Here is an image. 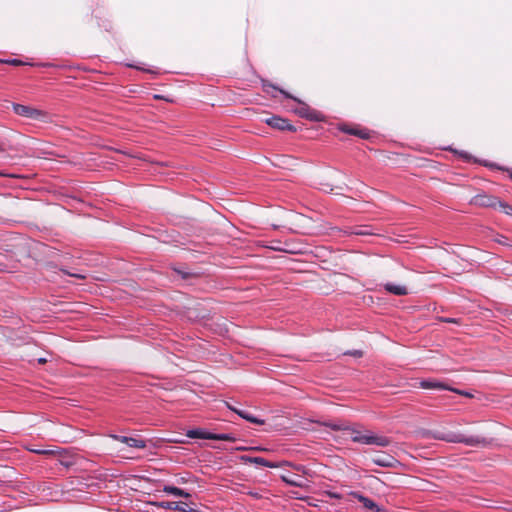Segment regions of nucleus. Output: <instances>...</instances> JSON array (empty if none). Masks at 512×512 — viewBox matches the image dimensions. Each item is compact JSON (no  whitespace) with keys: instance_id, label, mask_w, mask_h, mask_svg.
Instances as JSON below:
<instances>
[{"instance_id":"35","label":"nucleus","mask_w":512,"mask_h":512,"mask_svg":"<svg viewBox=\"0 0 512 512\" xmlns=\"http://www.w3.org/2000/svg\"><path fill=\"white\" fill-rule=\"evenodd\" d=\"M42 66L48 67V66H50V64H42Z\"/></svg>"},{"instance_id":"6","label":"nucleus","mask_w":512,"mask_h":512,"mask_svg":"<svg viewBox=\"0 0 512 512\" xmlns=\"http://www.w3.org/2000/svg\"><path fill=\"white\" fill-rule=\"evenodd\" d=\"M482 207L498 209L506 215L512 216V205L501 201L499 198L491 195L482 194Z\"/></svg>"},{"instance_id":"10","label":"nucleus","mask_w":512,"mask_h":512,"mask_svg":"<svg viewBox=\"0 0 512 512\" xmlns=\"http://www.w3.org/2000/svg\"><path fill=\"white\" fill-rule=\"evenodd\" d=\"M240 460L246 464H248V463L255 464V465L268 467V468L278 467V465L276 463L270 462L262 457H253V456H248V455H242V456H240Z\"/></svg>"},{"instance_id":"20","label":"nucleus","mask_w":512,"mask_h":512,"mask_svg":"<svg viewBox=\"0 0 512 512\" xmlns=\"http://www.w3.org/2000/svg\"><path fill=\"white\" fill-rule=\"evenodd\" d=\"M0 62L1 63H5V64H9V65H13V66H19V65H24L25 64L24 62H22L21 60L16 59V58L0 60Z\"/></svg>"},{"instance_id":"15","label":"nucleus","mask_w":512,"mask_h":512,"mask_svg":"<svg viewBox=\"0 0 512 512\" xmlns=\"http://www.w3.org/2000/svg\"><path fill=\"white\" fill-rule=\"evenodd\" d=\"M384 289L393 294V295H397V296H404V295H407L408 294V289L406 288V286H403V285H398V284H393V283H386L384 285Z\"/></svg>"},{"instance_id":"11","label":"nucleus","mask_w":512,"mask_h":512,"mask_svg":"<svg viewBox=\"0 0 512 512\" xmlns=\"http://www.w3.org/2000/svg\"><path fill=\"white\" fill-rule=\"evenodd\" d=\"M420 387L423 389L450 390V391H454L459 394H464L463 392L456 390V389H452L449 386H447L446 384H444L440 381H437V380H422L420 382Z\"/></svg>"},{"instance_id":"17","label":"nucleus","mask_w":512,"mask_h":512,"mask_svg":"<svg viewBox=\"0 0 512 512\" xmlns=\"http://www.w3.org/2000/svg\"><path fill=\"white\" fill-rule=\"evenodd\" d=\"M323 425L327 428H330L331 430H334V431H346V430L350 429V426L346 425L344 422H341V421H338V422L327 421V422H324Z\"/></svg>"},{"instance_id":"3","label":"nucleus","mask_w":512,"mask_h":512,"mask_svg":"<svg viewBox=\"0 0 512 512\" xmlns=\"http://www.w3.org/2000/svg\"><path fill=\"white\" fill-rule=\"evenodd\" d=\"M12 108L15 114L31 120L39 122H48L49 120V114L47 112L31 106L12 103Z\"/></svg>"},{"instance_id":"31","label":"nucleus","mask_w":512,"mask_h":512,"mask_svg":"<svg viewBox=\"0 0 512 512\" xmlns=\"http://www.w3.org/2000/svg\"><path fill=\"white\" fill-rule=\"evenodd\" d=\"M361 354H362V353H361L360 351H355V352L353 353V355H356V356H361Z\"/></svg>"},{"instance_id":"28","label":"nucleus","mask_w":512,"mask_h":512,"mask_svg":"<svg viewBox=\"0 0 512 512\" xmlns=\"http://www.w3.org/2000/svg\"><path fill=\"white\" fill-rule=\"evenodd\" d=\"M460 156L463 157L464 159H469V156L467 153L461 152Z\"/></svg>"},{"instance_id":"19","label":"nucleus","mask_w":512,"mask_h":512,"mask_svg":"<svg viewBox=\"0 0 512 512\" xmlns=\"http://www.w3.org/2000/svg\"><path fill=\"white\" fill-rule=\"evenodd\" d=\"M343 131L348 133V134H351V135H356V136H358L360 138H363V139H367L370 136L369 131H367L366 129L351 128V129H343Z\"/></svg>"},{"instance_id":"5","label":"nucleus","mask_w":512,"mask_h":512,"mask_svg":"<svg viewBox=\"0 0 512 512\" xmlns=\"http://www.w3.org/2000/svg\"><path fill=\"white\" fill-rule=\"evenodd\" d=\"M432 438L436 440H442L446 442L459 443L463 442L468 445H474L479 442L478 437H466L462 434L453 433V432H441V431H433L431 432Z\"/></svg>"},{"instance_id":"33","label":"nucleus","mask_w":512,"mask_h":512,"mask_svg":"<svg viewBox=\"0 0 512 512\" xmlns=\"http://www.w3.org/2000/svg\"><path fill=\"white\" fill-rule=\"evenodd\" d=\"M237 449L238 450H246L247 448H245V447H238Z\"/></svg>"},{"instance_id":"21","label":"nucleus","mask_w":512,"mask_h":512,"mask_svg":"<svg viewBox=\"0 0 512 512\" xmlns=\"http://www.w3.org/2000/svg\"><path fill=\"white\" fill-rule=\"evenodd\" d=\"M127 67H130V68H134V69H137V70H141V71H145V72H148V73H156V71L152 70V69H145L143 68L142 66H139V65H135V64H126Z\"/></svg>"},{"instance_id":"26","label":"nucleus","mask_w":512,"mask_h":512,"mask_svg":"<svg viewBox=\"0 0 512 512\" xmlns=\"http://www.w3.org/2000/svg\"><path fill=\"white\" fill-rule=\"evenodd\" d=\"M37 361H38L39 364H44V363L47 362V359L46 358H39Z\"/></svg>"},{"instance_id":"27","label":"nucleus","mask_w":512,"mask_h":512,"mask_svg":"<svg viewBox=\"0 0 512 512\" xmlns=\"http://www.w3.org/2000/svg\"><path fill=\"white\" fill-rule=\"evenodd\" d=\"M68 275L73 276V277H77V278H84V276H82L80 274L69 273Z\"/></svg>"},{"instance_id":"4","label":"nucleus","mask_w":512,"mask_h":512,"mask_svg":"<svg viewBox=\"0 0 512 512\" xmlns=\"http://www.w3.org/2000/svg\"><path fill=\"white\" fill-rule=\"evenodd\" d=\"M187 437L192 439H207L234 442L236 438L230 433H212L202 428L188 430Z\"/></svg>"},{"instance_id":"13","label":"nucleus","mask_w":512,"mask_h":512,"mask_svg":"<svg viewBox=\"0 0 512 512\" xmlns=\"http://www.w3.org/2000/svg\"><path fill=\"white\" fill-rule=\"evenodd\" d=\"M159 506L164 509L177 510V511H181V512H188L189 508H191L185 502H171V501L161 502L159 504Z\"/></svg>"},{"instance_id":"8","label":"nucleus","mask_w":512,"mask_h":512,"mask_svg":"<svg viewBox=\"0 0 512 512\" xmlns=\"http://www.w3.org/2000/svg\"><path fill=\"white\" fill-rule=\"evenodd\" d=\"M266 124L271 126L272 128L278 130H289L294 131L295 128L293 125L289 124L288 120L280 117V116H272L265 120Z\"/></svg>"},{"instance_id":"22","label":"nucleus","mask_w":512,"mask_h":512,"mask_svg":"<svg viewBox=\"0 0 512 512\" xmlns=\"http://www.w3.org/2000/svg\"><path fill=\"white\" fill-rule=\"evenodd\" d=\"M111 437L119 442L127 444L128 437L127 436H121V435H111Z\"/></svg>"},{"instance_id":"30","label":"nucleus","mask_w":512,"mask_h":512,"mask_svg":"<svg viewBox=\"0 0 512 512\" xmlns=\"http://www.w3.org/2000/svg\"><path fill=\"white\" fill-rule=\"evenodd\" d=\"M444 321H446V322H450V323L455 322V320H454V319H451V318H446V319H444Z\"/></svg>"},{"instance_id":"25","label":"nucleus","mask_w":512,"mask_h":512,"mask_svg":"<svg viewBox=\"0 0 512 512\" xmlns=\"http://www.w3.org/2000/svg\"><path fill=\"white\" fill-rule=\"evenodd\" d=\"M35 452L38 453V454H49V453H51V451H48V450H37Z\"/></svg>"},{"instance_id":"24","label":"nucleus","mask_w":512,"mask_h":512,"mask_svg":"<svg viewBox=\"0 0 512 512\" xmlns=\"http://www.w3.org/2000/svg\"><path fill=\"white\" fill-rule=\"evenodd\" d=\"M328 495L331 497V498H335V499H340L341 496L340 494L338 493H335V492H329Z\"/></svg>"},{"instance_id":"18","label":"nucleus","mask_w":512,"mask_h":512,"mask_svg":"<svg viewBox=\"0 0 512 512\" xmlns=\"http://www.w3.org/2000/svg\"><path fill=\"white\" fill-rule=\"evenodd\" d=\"M127 445L132 448L143 449L146 447V441L141 438L128 437Z\"/></svg>"},{"instance_id":"14","label":"nucleus","mask_w":512,"mask_h":512,"mask_svg":"<svg viewBox=\"0 0 512 512\" xmlns=\"http://www.w3.org/2000/svg\"><path fill=\"white\" fill-rule=\"evenodd\" d=\"M372 462L380 467L390 468L396 465L397 460L391 455H385L373 458Z\"/></svg>"},{"instance_id":"1","label":"nucleus","mask_w":512,"mask_h":512,"mask_svg":"<svg viewBox=\"0 0 512 512\" xmlns=\"http://www.w3.org/2000/svg\"><path fill=\"white\" fill-rule=\"evenodd\" d=\"M346 432L351 434V440L355 443L388 447L392 442L389 437L377 435L370 430H358L350 426V429L346 430Z\"/></svg>"},{"instance_id":"32","label":"nucleus","mask_w":512,"mask_h":512,"mask_svg":"<svg viewBox=\"0 0 512 512\" xmlns=\"http://www.w3.org/2000/svg\"><path fill=\"white\" fill-rule=\"evenodd\" d=\"M509 172V177L512 179V170H508Z\"/></svg>"},{"instance_id":"2","label":"nucleus","mask_w":512,"mask_h":512,"mask_svg":"<svg viewBox=\"0 0 512 512\" xmlns=\"http://www.w3.org/2000/svg\"><path fill=\"white\" fill-rule=\"evenodd\" d=\"M266 86H269L275 90H278L281 94H283L286 98L288 99H292L293 101H295L296 103H298V107L297 108H294L293 111L298 115L300 116L301 118H305V119H309V120H314V121H320L321 120V117H320V113L312 108H310L306 103L302 102L300 99H298L297 97H294L292 96L290 93H288L287 91L285 90H282L272 84H264V87Z\"/></svg>"},{"instance_id":"12","label":"nucleus","mask_w":512,"mask_h":512,"mask_svg":"<svg viewBox=\"0 0 512 512\" xmlns=\"http://www.w3.org/2000/svg\"><path fill=\"white\" fill-rule=\"evenodd\" d=\"M281 480L290 486L301 488L305 486L304 479L296 474L288 473L281 475Z\"/></svg>"},{"instance_id":"34","label":"nucleus","mask_w":512,"mask_h":512,"mask_svg":"<svg viewBox=\"0 0 512 512\" xmlns=\"http://www.w3.org/2000/svg\"><path fill=\"white\" fill-rule=\"evenodd\" d=\"M481 165L487 166L488 164L486 162L482 161Z\"/></svg>"},{"instance_id":"16","label":"nucleus","mask_w":512,"mask_h":512,"mask_svg":"<svg viewBox=\"0 0 512 512\" xmlns=\"http://www.w3.org/2000/svg\"><path fill=\"white\" fill-rule=\"evenodd\" d=\"M163 491L168 493V494L177 496V497L187 498V497L190 496V494L188 492L184 491L183 489H180V488L175 487V486H170V485L164 486Z\"/></svg>"},{"instance_id":"7","label":"nucleus","mask_w":512,"mask_h":512,"mask_svg":"<svg viewBox=\"0 0 512 512\" xmlns=\"http://www.w3.org/2000/svg\"><path fill=\"white\" fill-rule=\"evenodd\" d=\"M350 495L353 498L357 499L360 503H362L365 509L370 510L372 512H383V509L378 504H376L372 499L364 496L363 494L357 491H352Z\"/></svg>"},{"instance_id":"29","label":"nucleus","mask_w":512,"mask_h":512,"mask_svg":"<svg viewBox=\"0 0 512 512\" xmlns=\"http://www.w3.org/2000/svg\"><path fill=\"white\" fill-rule=\"evenodd\" d=\"M250 449L251 450H265L264 448H261V447H251Z\"/></svg>"},{"instance_id":"23","label":"nucleus","mask_w":512,"mask_h":512,"mask_svg":"<svg viewBox=\"0 0 512 512\" xmlns=\"http://www.w3.org/2000/svg\"><path fill=\"white\" fill-rule=\"evenodd\" d=\"M352 233L355 234V235H366V234H368L367 231H365L363 229H356Z\"/></svg>"},{"instance_id":"9","label":"nucleus","mask_w":512,"mask_h":512,"mask_svg":"<svg viewBox=\"0 0 512 512\" xmlns=\"http://www.w3.org/2000/svg\"><path fill=\"white\" fill-rule=\"evenodd\" d=\"M226 406L228 407L229 410L233 411L238 416H240L241 418L245 419L246 421H248L250 423H253V424H256V425H263L264 424V420H262V419H260L258 417H255L254 415H252L247 410L238 409V408L232 406L229 403H226Z\"/></svg>"}]
</instances>
